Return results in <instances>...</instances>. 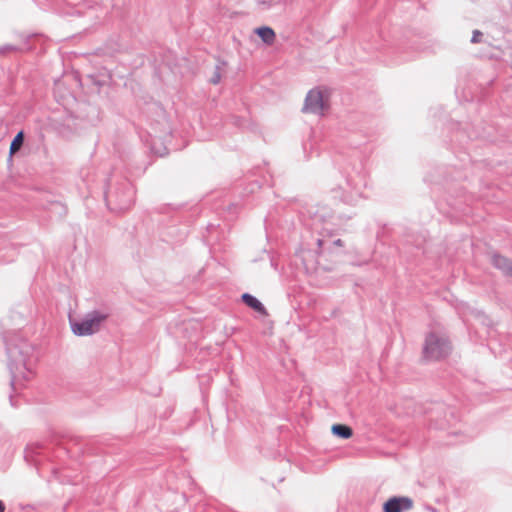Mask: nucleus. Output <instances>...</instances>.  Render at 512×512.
Returning a JSON list of instances; mask_svg holds the SVG:
<instances>
[{
    "mask_svg": "<svg viewBox=\"0 0 512 512\" xmlns=\"http://www.w3.org/2000/svg\"><path fill=\"white\" fill-rule=\"evenodd\" d=\"M105 201L112 211L120 212L129 208L125 194H106Z\"/></svg>",
    "mask_w": 512,
    "mask_h": 512,
    "instance_id": "nucleus-5",
    "label": "nucleus"
},
{
    "mask_svg": "<svg viewBox=\"0 0 512 512\" xmlns=\"http://www.w3.org/2000/svg\"><path fill=\"white\" fill-rule=\"evenodd\" d=\"M242 300H243V302L247 306H249L250 308H252L256 312L260 313L263 316H268V312H267L266 308L254 296H252V295H250L248 293H245V294L242 295Z\"/></svg>",
    "mask_w": 512,
    "mask_h": 512,
    "instance_id": "nucleus-6",
    "label": "nucleus"
},
{
    "mask_svg": "<svg viewBox=\"0 0 512 512\" xmlns=\"http://www.w3.org/2000/svg\"><path fill=\"white\" fill-rule=\"evenodd\" d=\"M255 33L268 45L273 44L275 41V32L270 27H259L255 30Z\"/></svg>",
    "mask_w": 512,
    "mask_h": 512,
    "instance_id": "nucleus-8",
    "label": "nucleus"
},
{
    "mask_svg": "<svg viewBox=\"0 0 512 512\" xmlns=\"http://www.w3.org/2000/svg\"><path fill=\"white\" fill-rule=\"evenodd\" d=\"M332 433L340 438L348 439L353 435L352 429L343 424H335L331 428Z\"/></svg>",
    "mask_w": 512,
    "mask_h": 512,
    "instance_id": "nucleus-9",
    "label": "nucleus"
},
{
    "mask_svg": "<svg viewBox=\"0 0 512 512\" xmlns=\"http://www.w3.org/2000/svg\"><path fill=\"white\" fill-rule=\"evenodd\" d=\"M23 141H24V133H23V131H20L16 134V136L14 137V139L12 140V142L10 144V150H9L10 155L15 154L21 148V146L23 145Z\"/></svg>",
    "mask_w": 512,
    "mask_h": 512,
    "instance_id": "nucleus-10",
    "label": "nucleus"
},
{
    "mask_svg": "<svg viewBox=\"0 0 512 512\" xmlns=\"http://www.w3.org/2000/svg\"><path fill=\"white\" fill-rule=\"evenodd\" d=\"M493 265L504 275L508 276L509 270L511 269L512 260L501 255H495L493 257Z\"/></svg>",
    "mask_w": 512,
    "mask_h": 512,
    "instance_id": "nucleus-7",
    "label": "nucleus"
},
{
    "mask_svg": "<svg viewBox=\"0 0 512 512\" xmlns=\"http://www.w3.org/2000/svg\"><path fill=\"white\" fill-rule=\"evenodd\" d=\"M5 506L2 501H0V512H4Z\"/></svg>",
    "mask_w": 512,
    "mask_h": 512,
    "instance_id": "nucleus-14",
    "label": "nucleus"
},
{
    "mask_svg": "<svg viewBox=\"0 0 512 512\" xmlns=\"http://www.w3.org/2000/svg\"><path fill=\"white\" fill-rule=\"evenodd\" d=\"M105 318L106 316L95 314L82 322L71 323L72 331L78 336L91 335L99 330L100 324Z\"/></svg>",
    "mask_w": 512,
    "mask_h": 512,
    "instance_id": "nucleus-3",
    "label": "nucleus"
},
{
    "mask_svg": "<svg viewBox=\"0 0 512 512\" xmlns=\"http://www.w3.org/2000/svg\"><path fill=\"white\" fill-rule=\"evenodd\" d=\"M333 245L336 246V247H343L344 246V242L341 240V239H337L333 242Z\"/></svg>",
    "mask_w": 512,
    "mask_h": 512,
    "instance_id": "nucleus-13",
    "label": "nucleus"
},
{
    "mask_svg": "<svg viewBox=\"0 0 512 512\" xmlns=\"http://www.w3.org/2000/svg\"><path fill=\"white\" fill-rule=\"evenodd\" d=\"M412 507L413 500L409 497H391L383 504V512H406Z\"/></svg>",
    "mask_w": 512,
    "mask_h": 512,
    "instance_id": "nucleus-4",
    "label": "nucleus"
},
{
    "mask_svg": "<svg viewBox=\"0 0 512 512\" xmlns=\"http://www.w3.org/2000/svg\"><path fill=\"white\" fill-rule=\"evenodd\" d=\"M329 99L330 93L327 89L313 88L306 95L302 111L323 116L330 107Z\"/></svg>",
    "mask_w": 512,
    "mask_h": 512,
    "instance_id": "nucleus-1",
    "label": "nucleus"
},
{
    "mask_svg": "<svg viewBox=\"0 0 512 512\" xmlns=\"http://www.w3.org/2000/svg\"><path fill=\"white\" fill-rule=\"evenodd\" d=\"M451 345L445 337L430 333L426 338L424 352L429 359H441L449 354Z\"/></svg>",
    "mask_w": 512,
    "mask_h": 512,
    "instance_id": "nucleus-2",
    "label": "nucleus"
},
{
    "mask_svg": "<svg viewBox=\"0 0 512 512\" xmlns=\"http://www.w3.org/2000/svg\"><path fill=\"white\" fill-rule=\"evenodd\" d=\"M220 80H221V73H220L219 69L216 68V70L214 71L213 76L210 78L209 81H210V83L216 85V84H218L220 82Z\"/></svg>",
    "mask_w": 512,
    "mask_h": 512,
    "instance_id": "nucleus-11",
    "label": "nucleus"
},
{
    "mask_svg": "<svg viewBox=\"0 0 512 512\" xmlns=\"http://www.w3.org/2000/svg\"><path fill=\"white\" fill-rule=\"evenodd\" d=\"M481 36H482V33H481L480 31H478V30H475V31L473 32V36H472L471 41H472L473 43H478V42H480V40H481Z\"/></svg>",
    "mask_w": 512,
    "mask_h": 512,
    "instance_id": "nucleus-12",
    "label": "nucleus"
}]
</instances>
